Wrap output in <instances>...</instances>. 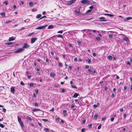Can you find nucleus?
Returning <instances> with one entry per match:
<instances>
[{
    "mask_svg": "<svg viewBox=\"0 0 132 132\" xmlns=\"http://www.w3.org/2000/svg\"><path fill=\"white\" fill-rule=\"evenodd\" d=\"M69 46L70 47H71V48H73V46H72L71 45V43H70L69 45Z\"/></svg>",
    "mask_w": 132,
    "mask_h": 132,
    "instance_id": "5fc2aeb1",
    "label": "nucleus"
},
{
    "mask_svg": "<svg viewBox=\"0 0 132 132\" xmlns=\"http://www.w3.org/2000/svg\"><path fill=\"white\" fill-rule=\"evenodd\" d=\"M109 37L110 38H112L113 36L111 35H109Z\"/></svg>",
    "mask_w": 132,
    "mask_h": 132,
    "instance_id": "a19ab883",
    "label": "nucleus"
},
{
    "mask_svg": "<svg viewBox=\"0 0 132 132\" xmlns=\"http://www.w3.org/2000/svg\"><path fill=\"white\" fill-rule=\"evenodd\" d=\"M24 50L23 49L20 48L14 51V52L15 53H18L22 52L24 51Z\"/></svg>",
    "mask_w": 132,
    "mask_h": 132,
    "instance_id": "f257e3e1",
    "label": "nucleus"
},
{
    "mask_svg": "<svg viewBox=\"0 0 132 132\" xmlns=\"http://www.w3.org/2000/svg\"><path fill=\"white\" fill-rule=\"evenodd\" d=\"M3 111L4 112H5L6 111V110L5 109V108H3Z\"/></svg>",
    "mask_w": 132,
    "mask_h": 132,
    "instance_id": "69168bd1",
    "label": "nucleus"
},
{
    "mask_svg": "<svg viewBox=\"0 0 132 132\" xmlns=\"http://www.w3.org/2000/svg\"><path fill=\"white\" fill-rule=\"evenodd\" d=\"M114 120V118L113 117L111 119V121H113Z\"/></svg>",
    "mask_w": 132,
    "mask_h": 132,
    "instance_id": "e2e57ef3",
    "label": "nucleus"
},
{
    "mask_svg": "<svg viewBox=\"0 0 132 132\" xmlns=\"http://www.w3.org/2000/svg\"><path fill=\"white\" fill-rule=\"evenodd\" d=\"M37 39V38L36 37H34L31 38V43H34Z\"/></svg>",
    "mask_w": 132,
    "mask_h": 132,
    "instance_id": "39448f33",
    "label": "nucleus"
},
{
    "mask_svg": "<svg viewBox=\"0 0 132 132\" xmlns=\"http://www.w3.org/2000/svg\"><path fill=\"white\" fill-rule=\"evenodd\" d=\"M75 107V105L73 104H72L71 105V108L72 109V108H74Z\"/></svg>",
    "mask_w": 132,
    "mask_h": 132,
    "instance_id": "6e6d98bb",
    "label": "nucleus"
},
{
    "mask_svg": "<svg viewBox=\"0 0 132 132\" xmlns=\"http://www.w3.org/2000/svg\"><path fill=\"white\" fill-rule=\"evenodd\" d=\"M14 40V38L13 37H10L9 38V41Z\"/></svg>",
    "mask_w": 132,
    "mask_h": 132,
    "instance_id": "f8f14e48",
    "label": "nucleus"
},
{
    "mask_svg": "<svg viewBox=\"0 0 132 132\" xmlns=\"http://www.w3.org/2000/svg\"><path fill=\"white\" fill-rule=\"evenodd\" d=\"M131 19H132V17H127L126 18V20L125 19H124L125 21H128V20H129Z\"/></svg>",
    "mask_w": 132,
    "mask_h": 132,
    "instance_id": "ddd939ff",
    "label": "nucleus"
},
{
    "mask_svg": "<svg viewBox=\"0 0 132 132\" xmlns=\"http://www.w3.org/2000/svg\"><path fill=\"white\" fill-rule=\"evenodd\" d=\"M47 26V25H45L42 26H39L37 27L36 28V29L37 30L44 29H45V27Z\"/></svg>",
    "mask_w": 132,
    "mask_h": 132,
    "instance_id": "f03ea898",
    "label": "nucleus"
},
{
    "mask_svg": "<svg viewBox=\"0 0 132 132\" xmlns=\"http://www.w3.org/2000/svg\"><path fill=\"white\" fill-rule=\"evenodd\" d=\"M92 11V10H89L86 12V13H89L91 12Z\"/></svg>",
    "mask_w": 132,
    "mask_h": 132,
    "instance_id": "cd10ccee",
    "label": "nucleus"
},
{
    "mask_svg": "<svg viewBox=\"0 0 132 132\" xmlns=\"http://www.w3.org/2000/svg\"><path fill=\"white\" fill-rule=\"evenodd\" d=\"M77 43H78L79 45H81V43L80 41H77Z\"/></svg>",
    "mask_w": 132,
    "mask_h": 132,
    "instance_id": "f704fd0d",
    "label": "nucleus"
},
{
    "mask_svg": "<svg viewBox=\"0 0 132 132\" xmlns=\"http://www.w3.org/2000/svg\"><path fill=\"white\" fill-rule=\"evenodd\" d=\"M59 66L60 67H62V63H59Z\"/></svg>",
    "mask_w": 132,
    "mask_h": 132,
    "instance_id": "09e8293b",
    "label": "nucleus"
},
{
    "mask_svg": "<svg viewBox=\"0 0 132 132\" xmlns=\"http://www.w3.org/2000/svg\"><path fill=\"white\" fill-rule=\"evenodd\" d=\"M42 16V15L41 14H39L37 15L36 17V18L37 19H38L40 18Z\"/></svg>",
    "mask_w": 132,
    "mask_h": 132,
    "instance_id": "6ab92c4d",
    "label": "nucleus"
},
{
    "mask_svg": "<svg viewBox=\"0 0 132 132\" xmlns=\"http://www.w3.org/2000/svg\"><path fill=\"white\" fill-rule=\"evenodd\" d=\"M88 63L89 64H90L91 62V60L90 59H88L87 60Z\"/></svg>",
    "mask_w": 132,
    "mask_h": 132,
    "instance_id": "c756f323",
    "label": "nucleus"
},
{
    "mask_svg": "<svg viewBox=\"0 0 132 132\" xmlns=\"http://www.w3.org/2000/svg\"><path fill=\"white\" fill-rule=\"evenodd\" d=\"M38 105L37 103H35V107H37L38 106Z\"/></svg>",
    "mask_w": 132,
    "mask_h": 132,
    "instance_id": "8fccbe9b",
    "label": "nucleus"
},
{
    "mask_svg": "<svg viewBox=\"0 0 132 132\" xmlns=\"http://www.w3.org/2000/svg\"><path fill=\"white\" fill-rule=\"evenodd\" d=\"M105 15H108L110 17H113V16H114L113 15H112V14H105Z\"/></svg>",
    "mask_w": 132,
    "mask_h": 132,
    "instance_id": "a211bd4d",
    "label": "nucleus"
},
{
    "mask_svg": "<svg viewBox=\"0 0 132 132\" xmlns=\"http://www.w3.org/2000/svg\"><path fill=\"white\" fill-rule=\"evenodd\" d=\"M76 0H71L69 2H68V4L70 5H71L74 2L76 1Z\"/></svg>",
    "mask_w": 132,
    "mask_h": 132,
    "instance_id": "1a4fd4ad",
    "label": "nucleus"
},
{
    "mask_svg": "<svg viewBox=\"0 0 132 132\" xmlns=\"http://www.w3.org/2000/svg\"><path fill=\"white\" fill-rule=\"evenodd\" d=\"M88 71L91 74H93V71L92 70L90 69L88 70Z\"/></svg>",
    "mask_w": 132,
    "mask_h": 132,
    "instance_id": "bb28decb",
    "label": "nucleus"
},
{
    "mask_svg": "<svg viewBox=\"0 0 132 132\" xmlns=\"http://www.w3.org/2000/svg\"><path fill=\"white\" fill-rule=\"evenodd\" d=\"M4 125L1 124H0V127H1L2 128H4Z\"/></svg>",
    "mask_w": 132,
    "mask_h": 132,
    "instance_id": "a18cd8bd",
    "label": "nucleus"
},
{
    "mask_svg": "<svg viewBox=\"0 0 132 132\" xmlns=\"http://www.w3.org/2000/svg\"><path fill=\"white\" fill-rule=\"evenodd\" d=\"M11 93H14L15 92L14 88V87H12L11 88Z\"/></svg>",
    "mask_w": 132,
    "mask_h": 132,
    "instance_id": "9d476101",
    "label": "nucleus"
},
{
    "mask_svg": "<svg viewBox=\"0 0 132 132\" xmlns=\"http://www.w3.org/2000/svg\"><path fill=\"white\" fill-rule=\"evenodd\" d=\"M75 13L76 14L78 15H80L81 14L80 12L77 11H75Z\"/></svg>",
    "mask_w": 132,
    "mask_h": 132,
    "instance_id": "a878e982",
    "label": "nucleus"
},
{
    "mask_svg": "<svg viewBox=\"0 0 132 132\" xmlns=\"http://www.w3.org/2000/svg\"><path fill=\"white\" fill-rule=\"evenodd\" d=\"M5 44L7 45H9V46L10 47H13L14 46L13 45H12V44H13V43L11 42L10 43H5Z\"/></svg>",
    "mask_w": 132,
    "mask_h": 132,
    "instance_id": "0eeeda50",
    "label": "nucleus"
},
{
    "mask_svg": "<svg viewBox=\"0 0 132 132\" xmlns=\"http://www.w3.org/2000/svg\"><path fill=\"white\" fill-rule=\"evenodd\" d=\"M123 40H125L126 42H129V39L127 37H124L123 38Z\"/></svg>",
    "mask_w": 132,
    "mask_h": 132,
    "instance_id": "9b49d317",
    "label": "nucleus"
},
{
    "mask_svg": "<svg viewBox=\"0 0 132 132\" xmlns=\"http://www.w3.org/2000/svg\"><path fill=\"white\" fill-rule=\"evenodd\" d=\"M92 54L94 57H95L96 56V53H93Z\"/></svg>",
    "mask_w": 132,
    "mask_h": 132,
    "instance_id": "de8ad7c7",
    "label": "nucleus"
},
{
    "mask_svg": "<svg viewBox=\"0 0 132 132\" xmlns=\"http://www.w3.org/2000/svg\"><path fill=\"white\" fill-rule=\"evenodd\" d=\"M40 110L39 109H34L32 110V111L34 112H36L37 111H39Z\"/></svg>",
    "mask_w": 132,
    "mask_h": 132,
    "instance_id": "412c9836",
    "label": "nucleus"
},
{
    "mask_svg": "<svg viewBox=\"0 0 132 132\" xmlns=\"http://www.w3.org/2000/svg\"><path fill=\"white\" fill-rule=\"evenodd\" d=\"M99 19L100 20L99 21H106L107 20L105 19L104 17H100Z\"/></svg>",
    "mask_w": 132,
    "mask_h": 132,
    "instance_id": "423d86ee",
    "label": "nucleus"
},
{
    "mask_svg": "<svg viewBox=\"0 0 132 132\" xmlns=\"http://www.w3.org/2000/svg\"><path fill=\"white\" fill-rule=\"evenodd\" d=\"M92 123L89 124L88 125V126L89 127L91 128L92 126Z\"/></svg>",
    "mask_w": 132,
    "mask_h": 132,
    "instance_id": "2f4dec72",
    "label": "nucleus"
},
{
    "mask_svg": "<svg viewBox=\"0 0 132 132\" xmlns=\"http://www.w3.org/2000/svg\"><path fill=\"white\" fill-rule=\"evenodd\" d=\"M54 26L53 25H50L48 26V29H52L53 28Z\"/></svg>",
    "mask_w": 132,
    "mask_h": 132,
    "instance_id": "f3484780",
    "label": "nucleus"
},
{
    "mask_svg": "<svg viewBox=\"0 0 132 132\" xmlns=\"http://www.w3.org/2000/svg\"><path fill=\"white\" fill-rule=\"evenodd\" d=\"M89 68V66L88 65H86L85 66V68L86 69H87Z\"/></svg>",
    "mask_w": 132,
    "mask_h": 132,
    "instance_id": "49530a36",
    "label": "nucleus"
},
{
    "mask_svg": "<svg viewBox=\"0 0 132 132\" xmlns=\"http://www.w3.org/2000/svg\"><path fill=\"white\" fill-rule=\"evenodd\" d=\"M20 85H21L23 86L24 85V84L23 83V81H21L20 82Z\"/></svg>",
    "mask_w": 132,
    "mask_h": 132,
    "instance_id": "ea45409f",
    "label": "nucleus"
},
{
    "mask_svg": "<svg viewBox=\"0 0 132 132\" xmlns=\"http://www.w3.org/2000/svg\"><path fill=\"white\" fill-rule=\"evenodd\" d=\"M101 125H99L98 127H97V129H100L101 128Z\"/></svg>",
    "mask_w": 132,
    "mask_h": 132,
    "instance_id": "c03bdc74",
    "label": "nucleus"
},
{
    "mask_svg": "<svg viewBox=\"0 0 132 132\" xmlns=\"http://www.w3.org/2000/svg\"><path fill=\"white\" fill-rule=\"evenodd\" d=\"M16 8V5H13V8L14 9H15Z\"/></svg>",
    "mask_w": 132,
    "mask_h": 132,
    "instance_id": "4d7b16f0",
    "label": "nucleus"
},
{
    "mask_svg": "<svg viewBox=\"0 0 132 132\" xmlns=\"http://www.w3.org/2000/svg\"><path fill=\"white\" fill-rule=\"evenodd\" d=\"M57 37H60V38H63V36H62V35H58L57 36Z\"/></svg>",
    "mask_w": 132,
    "mask_h": 132,
    "instance_id": "c85d7f7f",
    "label": "nucleus"
},
{
    "mask_svg": "<svg viewBox=\"0 0 132 132\" xmlns=\"http://www.w3.org/2000/svg\"><path fill=\"white\" fill-rule=\"evenodd\" d=\"M18 120L19 122L21 121V119L19 116H18Z\"/></svg>",
    "mask_w": 132,
    "mask_h": 132,
    "instance_id": "5701e85b",
    "label": "nucleus"
},
{
    "mask_svg": "<svg viewBox=\"0 0 132 132\" xmlns=\"http://www.w3.org/2000/svg\"><path fill=\"white\" fill-rule=\"evenodd\" d=\"M35 91L36 94H38V89H35Z\"/></svg>",
    "mask_w": 132,
    "mask_h": 132,
    "instance_id": "c9c22d12",
    "label": "nucleus"
},
{
    "mask_svg": "<svg viewBox=\"0 0 132 132\" xmlns=\"http://www.w3.org/2000/svg\"><path fill=\"white\" fill-rule=\"evenodd\" d=\"M50 76L51 77H54L55 76V74L54 73H51L50 74Z\"/></svg>",
    "mask_w": 132,
    "mask_h": 132,
    "instance_id": "393cba45",
    "label": "nucleus"
},
{
    "mask_svg": "<svg viewBox=\"0 0 132 132\" xmlns=\"http://www.w3.org/2000/svg\"><path fill=\"white\" fill-rule=\"evenodd\" d=\"M34 85V84L33 83H31L30 84L29 86L30 87H32Z\"/></svg>",
    "mask_w": 132,
    "mask_h": 132,
    "instance_id": "72a5a7b5",
    "label": "nucleus"
},
{
    "mask_svg": "<svg viewBox=\"0 0 132 132\" xmlns=\"http://www.w3.org/2000/svg\"><path fill=\"white\" fill-rule=\"evenodd\" d=\"M98 114H95L94 116V118L96 119L98 117Z\"/></svg>",
    "mask_w": 132,
    "mask_h": 132,
    "instance_id": "b1692460",
    "label": "nucleus"
},
{
    "mask_svg": "<svg viewBox=\"0 0 132 132\" xmlns=\"http://www.w3.org/2000/svg\"><path fill=\"white\" fill-rule=\"evenodd\" d=\"M0 15H2V16H5V14L3 12V13H0Z\"/></svg>",
    "mask_w": 132,
    "mask_h": 132,
    "instance_id": "4be33fe9",
    "label": "nucleus"
},
{
    "mask_svg": "<svg viewBox=\"0 0 132 132\" xmlns=\"http://www.w3.org/2000/svg\"><path fill=\"white\" fill-rule=\"evenodd\" d=\"M29 6H33V4L32 2H30L29 3Z\"/></svg>",
    "mask_w": 132,
    "mask_h": 132,
    "instance_id": "aec40b11",
    "label": "nucleus"
},
{
    "mask_svg": "<svg viewBox=\"0 0 132 132\" xmlns=\"http://www.w3.org/2000/svg\"><path fill=\"white\" fill-rule=\"evenodd\" d=\"M42 120L45 122H48V120L47 119H43Z\"/></svg>",
    "mask_w": 132,
    "mask_h": 132,
    "instance_id": "e433bc0d",
    "label": "nucleus"
},
{
    "mask_svg": "<svg viewBox=\"0 0 132 132\" xmlns=\"http://www.w3.org/2000/svg\"><path fill=\"white\" fill-rule=\"evenodd\" d=\"M85 128H82L81 129V132H84L85 130Z\"/></svg>",
    "mask_w": 132,
    "mask_h": 132,
    "instance_id": "603ef678",
    "label": "nucleus"
},
{
    "mask_svg": "<svg viewBox=\"0 0 132 132\" xmlns=\"http://www.w3.org/2000/svg\"><path fill=\"white\" fill-rule=\"evenodd\" d=\"M46 16H43L41 17L40 18V19H41L44 18H46Z\"/></svg>",
    "mask_w": 132,
    "mask_h": 132,
    "instance_id": "052dcab7",
    "label": "nucleus"
},
{
    "mask_svg": "<svg viewBox=\"0 0 132 132\" xmlns=\"http://www.w3.org/2000/svg\"><path fill=\"white\" fill-rule=\"evenodd\" d=\"M126 116V113H124L123 115V117L124 118H125Z\"/></svg>",
    "mask_w": 132,
    "mask_h": 132,
    "instance_id": "37998d69",
    "label": "nucleus"
},
{
    "mask_svg": "<svg viewBox=\"0 0 132 132\" xmlns=\"http://www.w3.org/2000/svg\"><path fill=\"white\" fill-rule=\"evenodd\" d=\"M19 123H20L22 127V128L24 127V124H23V122L22 121H21V122H19Z\"/></svg>",
    "mask_w": 132,
    "mask_h": 132,
    "instance_id": "dca6fc26",
    "label": "nucleus"
},
{
    "mask_svg": "<svg viewBox=\"0 0 132 132\" xmlns=\"http://www.w3.org/2000/svg\"><path fill=\"white\" fill-rule=\"evenodd\" d=\"M79 95V94L76 93H75L73 97L75 98L77 97Z\"/></svg>",
    "mask_w": 132,
    "mask_h": 132,
    "instance_id": "4468645a",
    "label": "nucleus"
},
{
    "mask_svg": "<svg viewBox=\"0 0 132 132\" xmlns=\"http://www.w3.org/2000/svg\"><path fill=\"white\" fill-rule=\"evenodd\" d=\"M63 32V31L62 30H60L59 31L57 32V33H61L62 34Z\"/></svg>",
    "mask_w": 132,
    "mask_h": 132,
    "instance_id": "473e14b6",
    "label": "nucleus"
},
{
    "mask_svg": "<svg viewBox=\"0 0 132 132\" xmlns=\"http://www.w3.org/2000/svg\"><path fill=\"white\" fill-rule=\"evenodd\" d=\"M24 46L23 47V48H27L30 47V46L27 43H24L23 44Z\"/></svg>",
    "mask_w": 132,
    "mask_h": 132,
    "instance_id": "7ed1b4c3",
    "label": "nucleus"
},
{
    "mask_svg": "<svg viewBox=\"0 0 132 132\" xmlns=\"http://www.w3.org/2000/svg\"><path fill=\"white\" fill-rule=\"evenodd\" d=\"M89 8L90 9V10H92L93 8V6H91L89 7Z\"/></svg>",
    "mask_w": 132,
    "mask_h": 132,
    "instance_id": "3c124183",
    "label": "nucleus"
},
{
    "mask_svg": "<svg viewBox=\"0 0 132 132\" xmlns=\"http://www.w3.org/2000/svg\"><path fill=\"white\" fill-rule=\"evenodd\" d=\"M3 3L5 4L6 5H7L8 4L7 2V1H5L3 2Z\"/></svg>",
    "mask_w": 132,
    "mask_h": 132,
    "instance_id": "79ce46f5",
    "label": "nucleus"
},
{
    "mask_svg": "<svg viewBox=\"0 0 132 132\" xmlns=\"http://www.w3.org/2000/svg\"><path fill=\"white\" fill-rule=\"evenodd\" d=\"M54 110V108H53L51 109L50 110L51 111H53Z\"/></svg>",
    "mask_w": 132,
    "mask_h": 132,
    "instance_id": "338daca9",
    "label": "nucleus"
},
{
    "mask_svg": "<svg viewBox=\"0 0 132 132\" xmlns=\"http://www.w3.org/2000/svg\"><path fill=\"white\" fill-rule=\"evenodd\" d=\"M81 2L82 4L87 3L88 4H89L90 3V1L87 0H82Z\"/></svg>",
    "mask_w": 132,
    "mask_h": 132,
    "instance_id": "20e7f679",
    "label": "nucleus"
},
{
    "mask_svg": "<svg viewBox=\"0 0 132 132\" xmlns=\"http://www.w3.org/2000/svg\"><path fill=\"white\" fill-rule=\"evenodd\" d=\"M127 65H130V63L129 61H128L127 62Z\"/></svg>",
    "mask_w": 132,
    "mask_h": 132,
    "instance_id": "0e129e2a",
    "label": "nucleus"
},
{
    "mask_svg": "<svg viewBox=\"0 0 132 132\" xmlns=\"http://www.w3.org/2000/svg\"><path fill=\"white\" fill-rule=\"evenodd\" d=\"M25 118L26 119H28L30 121H32V119L31 117L28 116H24Z\"/></svg>",
    "mask_w": 132,
    "mask_h": 132,
    "instance_id": "6e6552de",
    "label": "nucleus"
},
{
    "mask_svg": "<svg viewBox=\"0 0 132 132\" xmlns=\"http://www.w3.org/2000/svg\"><path fill=\"white\" fill-rule=\"evenodd\" d=\"M65 89H62L61 90V92H64V91H65Z\"/></svg>",
    "mask_w": 132,
    "mask_h": 132,
    "instance_id": "bf43d9fd",
    "label": "nucleus"
},
{
    "mask_svg": "<svg viewBox=\"0 0 132 132\" xmlns=\"http://www.w3.org/2000/svg\"><path fill=\"white\" fill-rule=\"evenodd\" d=\"M45 130L46 132H48L49 129L48 128H46L45 129Z\"/></svg>",
    "mask_w": 132,
    "mask_h": 132,
    "instance_id": "58836bf2",
    "label": "nucleus"
},
{
    "mask_svg": "<svg viewBox=\"0 0 132 132\" xmlns=\"http://www.w3.org/2000/svg\"><path fill=\"white\" fill-rule=\"evenodd\" d=\"M96 39L97 40L100 41V39L99 37H97L96 38Z\"/></svg>",
    "mask_w": 132,
    "mask_h": 132,
    "instance_id": "4c0bfd02",
    "label": "nucleus"
},
{
    "mask_svg": "<svg viewBox=\"0 0 132 132\" xmlns=\"http://www.w3.org/2000/svg\"><path fill=\"white\" fill-rule=\"evenodd\" d=\"M31 76L30 75H29L28 76V79H30L31 77Z\"/></svg>",
    "mask_w": 132,
    "mask_h": 132,
    "instance_id": "680f3d73",
    "label": "nucleus"
},
{
    "mask_svg": "<svg viewBox=\"0 0 132 132\" xmlns=\"http://www.w3.org/2000/svg\"><path fill=\"white\" fill-rule=\"evenodd\" d=\"M100 104L99 103H98L97 104H95L93 105V107L95 108H96Z\"/></svg>",
    "mask_w": 132,
    "mask_h": 132,
    "instance_id": "2eb2a0df",
    "label": "nucleus"
},
{
    "mask_svg": "<svg viewBox=\"0 0 132 132\" xmlns=\"http://www.w3.org/2000/svg\"><path fill=\"white\" fill-rule=\"evenodd\" d=\"M111 96L112 97H114V93H112V94Z\"/></svg>",
    "mask_w": 132,
    "mask_h": 132,
    "instance_id": "13d9d810",
    "label": "nucleus"
},
{
    "mask_svg": "<svg viewBox=\"0 0 132 132\" xmlns=\"http://www.w3.org/2000/svg\"><path fill=\"white\" fill-rule=\"evenodd\" d=\"M71 87H72V88H77V87L75 85H71Z\"/></svg>",
    "mask_w": 132,
    "mask_h": 132,
    "instance_id": "7c9ffc66",
    "label": "nucleus"
},
{
    "mask_svg": "<svg viewBox=\"0 0 132 132\" xmlns=\"http://www.w3.org/2000/svg\"><path fill=\"white\" fill-rule=\"evenodd\" d=\"M85 122H86V120H83L82 122V123H85Z\"/></svg>",
    "mask_w": 132,
    "mask_h": 132,
    "instance_id": "774afa93",
    "label": "nucleus"
},
{
    "mask_svg": "<svg viewBox=\"0 0 132 132\" xmlns=\"http://www.w3.org/2000/svg\"><path fill=\"white\" fill-rule=\"evenodd\" d=\"M119 110L121 112H122L123 111V109L122 108H121Z\"/></svg>",
    "mask_w": 132,
    "mask_h": 132,
    "instance_id": "864d4df0",
    "label": "nucleus"
}]
</instances>
